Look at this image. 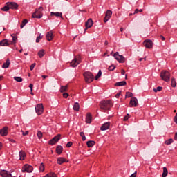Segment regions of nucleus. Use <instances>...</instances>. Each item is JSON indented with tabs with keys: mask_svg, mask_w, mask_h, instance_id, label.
<instances>
[{
	"mask_svg": "<svg viewBox=\"0 0 177 177\" xmlns=\"http://www.w3.org/2000/svg\"><path fill=\"white\" fill-rule=\"evenodd\" d=\"M100 107L102 110H110L113 107V101L111 100L102 101Z\"/></svg>",
	"mask_w": 177,
	"mask_h": 177,
	"instance_id": "1",
	"label": "nucleus"
},
{
	"mask_svg": "<svg viewBox=\"0 0 177 177\" xmlns=\"http://www.w3.org/2000/svg\"><path fill=\"white\" fill-rule=\"evenodd\" d=\"M160 77L165 82H169L171 80V73L168 71H162L160 73Z\"/></svg>",
	"mask_w": 177,
	"mask_h": 177,
	"instance_id": "2",
	"label": "nucleus"
},
{
	"mask_svg": "<svg viewBox=\"0 0 177 177\" xmlns=\"http://www.w3.org/2000/svg\"><path fill=\"white\" fill-rule=\"evenodd\" d=\"M44 11V7L41 6L35 10V12L32 15V19H41L42 18Z\"/></svg>",
	"mask_w": 177,
	"mask_h": 177,
	"instance_id": "3",
	"label": "nucleus"
},
{
	"mask_svg": "<svg viewBox=\"0 0 177 177\" xmlns=\"http://www.w3.org/2000/svg\"><path fill=\"white\" fill-rule=\"evenodd\" d=\"M84 77L87 84H91V82H92V81H93L95 78V77L93 76V74H92V73L91 72H85L84 73Z\"/></svg>",
	"mask_w": 177,
	"mask_h": 177,
	"instance_id": "4",
	"label": "nucleus"
},
{
	"mask_svg": "<svg viewBox=\"0 0 177 177\" xmlns=\"http://www.w3.org/2000/svg\"><path fill=\"white\" fill-rule=\"evenodd\" d=\"M113 57L119 63H125V57L122 55H120L118 52L115 53Z\"/></svg>",
	"mask_w": 177,
	"mask_h": 177,
	"instance_id": "5",
	"label": "nucleus"
},
{
	"mask_svg": "<svg viewBox=\"0 0 177 177\" xmlns=\"http://www.w3.org/2000/svg\"><path fill=\"white\" fill-rule=\"evenodd\" d=\"M34 171V167L32 166L29 165H25L22 167V172H28V174H31Z\"/></svg>",
	"mask_w": 177,
	"mask_h": 177,
	"instance_id": "6",
	"label": "nucleus"
},
{
	"mask_svg": "<svg viewBox=\"0 0 177 177\" xmlns=\"http://www.w3.org/2000/svg\"><path fill=\"white\" fill-rule=\"evenodd\" d=\"M35 111L37 115H41L44 113V105L39 104L35 106Z\"/></svg>",
	"mask_w": 177,
	"mask_h": 177,
	"instance_id": "7",
	"label": "nucleus"
},
{
	"mask_svg": "<svg viewBox=\"0 0 177 177\" xmlns=\"http://www.w3.org/2000/svg\"><path fill=\"white\" fill-rule=\"evenodd\" d=\"M143 44L147 49H151L153 48V41L149 39H145Z\"/></svg>",
	"mask_w": 177,
	"mask_h": 177,
	"instance_id": "8",
	"label": "nucleus"
},
{
	"mask_svg": "<svg viewBox=\"0 0 177 177\" xmlns=\"http://www.w3.org/2000/svg\"><path fill=\"white\" fill-rule=\"evenodd\" d=\"M113 15V12L110 10H106L105 14V17L104 19V21L105 23H107L110 19L111 18V16Z\"/></svg>",
	"mask_w": 177,
	"mask_h": 177,
	"instance_id": "9",
	"label": "nucleus"
},
{
	"mask_svg": "<svg viewBox=\"0 0 177 177\" xmlns=\"http://www.w3.org/2000/svg\"><path fill=\"white\" fill-rule=\"evenodd\" d=\"M60 134H57V136H55L49 141V145H56V143H57V142L60 140Z\"/></svg>",
	"mask_w": 177,
	"mask_h": 177,
	"instance_id": "10",
	"label": "nucleus"
},
{
	"mask_svg": "<svg viewBox=\"0 0 177 177\" xmlns=\"http://www.w3.org/2000/svg\"><path fill=\"white\" fill-rule=\"evenodd\" d=\"M138 104H139L138 99L135 97H132L129 103L130 107H137Z\"/></svg>",
	"mask_w": 177,
	"mask_h": 177,
	"instance_id": "11",
	"label": "nucleus"
},
{
	"mask_svg": "<svg viewBox=\"0 0 177 177\" xmlns=\"http://www.w3.org/2000/svg\"><path fill=\"white\" fill-rule=\"evenodd\" d=\"M80 63H81V61L78 58L75 57L71 62V67H77Z\"/></svg>",
	"mask_w": 177,
	"mask_h": 177,
	"instance_id": "12",
	"label": "nucleus"
},
{
	"mask_svg": "<svg viewBox=\"0 0 177 177\" xmlns=\"http://www.w3.org/2000/svg\"><path fill=\"white\" fill-rule=\"evenodd\" d=\"M0 175L2 177H13L12 174L10 172L6 171V170H1L0 171Z\"/></svg>",
	"mask_w": 177,
	"mask_h": 177,
	"instance_id": "13",
	"label": "nucleus"
},
{
	"mask_svg": "<svg viewBox=\"0 0 177 177\" xmlns=\"http://www.w3.org/2000/svg\"><path fill=\"white\" fill-rule=\"evenodd\" d=\"M110 125H111L110 122H106L101 126L100 130L101 131H107V129H109L110 128Z\"/></svg>",
	"mask_w": 177,
	"mask_h": 177,
	"instance_id": "14",
	"label": "nucleus"
},
{
	"mask_svg": "<svg viewBox=\"0 0 177 177\" xmlns=\"http://www.w3.org/2000/svg\"><path fill=\"white\" fill-rule=\"evenodd\" d=\"M85 26H86V28H85L86 31V30H88V28H91V27L93 26V21L92 20V19L91 18L88 19L86 22Z\"/></svg>",
	"mask_w": 177,
	"mask_h": 177,
	"instance_id": "15",
	"label": "nucleus"
},
{
	"mask_svg": "<svg viewBox=\"0 0 177 177\" xmlns=\"http://www.w3.org/2000/svg\"><path fill=\"white\" fill-rule=\"evenodd\" d=\"M8 6H9L10 9H18L19 5L15 2H8L7 3Z\"/></svg>",
	"mask_w": 177,
	"mask_h": 177,
	"instance_id": "16",
	"label": "nucleus"
},
{
	"mask_svg": "<svg viewBox=\"0 0 177 177\" xmlns=\"http://www.w3.org/2000/svg\"><path fill=\"white\" fill-rule=\"evenodd\" d=\"M8 127H4L3 129H0V135L1 136H6L8 135Z\"/></svg>",
	"mask_w": 177,
	"mask_h": 177,
	"instance_id": "17",
	"label": "nucleus"
},
{
	"mask_svg": "<svg viewBox=\"0 0 177 177\" xmlns=\"http://www.w3.org/2000/svg\"><path fill=\"white\" fill-rule=\"evenodd\" d=\"M10 42L8 41V39H3L0 41V46H9Z\"/></svg>",
	"mask_w": 177,
	"mask_h": 177,
	"instance_id": "18",
	"label": "nucleus"
},
{
	"mask_svg": "<svg viewBox=\"0 0 177 177\" xmlns=\"http://www.w3.org/2000/svg\"><path fill=\"white\" fill-rule=\"evenodd\" d=\"M57 162L59 165H62V164H64V162H68V161L67 160V159H66L64 158L59 157V158H57Z\"/></svg>",
	"mask_w": 177,
	"mask_h": 177,
	"instance_id": "19",
	"label": "nucleus"
},
{
	"mask_svg": "<svg viewBox=\"0 0 177 177\" xmlns=\"http://www.w3.org/2000/svg\"><path fill=\"white\" fill-rule=\"evenodd\" d=\"M86 124H91L92 122V115L91 113H88L86 116Z\"/></svg>",
	"mask_w": 177,
	"mask_h": 177,
	"instance_id": "20",
	"label": "nucleus"
},
{
	"mask_svg": "<svg viewBox=\"0 0 177 177\" xmlns=\"http://www.w3.org/2000/svg\"><path fill=\"white\" fill-rule=\"evenodd\" d=\"M47 41H52L53 39V33L52 31L48 32L46 35Z\"/></svg>",
	"mask_w": 177,
	"mask_h": 177,
	"instance_id": "21",
	"label": "nucleus"
},
{
	"mask_svg": "<svg viewBox=\"0 0 177 177\" xmlns=\"http://www.w3.org/2000/svg\"><path fill=\"white\" fill-rule=\"evenodd\" d=\"M9 66H10V60L7 59L6 62L2 65V68H9Z\"/></svg>",
	"mask_w": 177,
	"mask_h": 177,
	"instance_id": "22",
	"label": "nucleus"
},
{
	"mask_svg": "<svg viewBox=\"0 0 177 177\" xmlns=\"http://www.w3.org/2000/svg\"><path fill=\"white\" fill-rule=\"evenodd\" d=\"M63 151V147L62 145H58L56 147V153H58L59 155L62 154Z\"/></svg>",
	"mask_w": 177,
	"mask_h": 177,
	"instance_id": "23",
	"label": "nucleus"
},
{
	"mask_svg": "<svg viewBox=\"0 0 177 177\" xmlns=\"http://www.w3.org/2000/svg\"><path fill=\"white\" fill-rule=\"evenodd\" d=\"M51 16H55L56 17H61L63 19V14L62 12H50Z\"/></svg>",
	"mask_w": 177,
	"mask_h": 177,
	"instance_id": "24",
	"label": "nucleus"
},
{
	"mask_svg": "<svg viewBox=\"0 0 177 177\" xmlns=\"http://www.w3.org/2000/svg\"><path fill=\"white\" fill-rule=\"evenodd\" d=\"M26 156V152H24V151H19V160H21V161H23L24 160V158Z\"/></svg>",
	"mask_w": 177,
	"mask_h": 177,
	"instance_id": "25",
	"label": "nucleus"
},
{
	"mask_svg": "<svg viewBox=\"0 0 177 177\" xmlns=\"http://www.w3.org/2000/svg\"><path fill=\"white\" fill-rule=\"evenodd\" d=\"M125 85H127V82H125V81L116 82L115 84V86H125Z\"/></svg>",
	"mask_w": 177,
	"mask_h": 177,
	"instance_id": "26",
	"label": "nucleus"
},
{
	"mask_svg": "<svg viewBox=\"0 0 177 177\" xmlns=\"http://www.w3.org/2000/svg\"><path fill=\"white\" fill-rule=\"evenodd\" d=\"M11 37L12 38V41H10V45L16 44L17 41V36H16V35H11Z\"/></svg>",
	"mask_w": 177,
	"mask_h": 177,
	"instance_id": "27",
	"label": "nucleus"
},
{
	"mask_svg": "<svg viewBox=\"0 0 177 177\" xmlns=\"http://www.w3.org/2000/svg\"><path fill=\"white\" fill-rule=\"evenodd\" d=\"M73 110H75V111H80V104L78 102L74 104Z\"/></svg>",
	"mask_w": 177,
	"mask_h": 177,
	"instance_id": "28",
	"label": "nucleus"
},
{
	"mask_svg": "<svg viewBox=\"0 0 177 177\" xmlns=\"http://www.w3.org/2000/svg\"><path fill=\"white\" fill-rule=\"evenodd\" d=\"M87 147H93L95 146V141L90 140L86 142Z\"/></svg>",
	"mask_w": 177,
	"mask_h": 177,
	"instance_id": "29",
	"label": "nucleus"
},
{
	"mask_svg": "<svg viewBox=\"0 0 177 177\" xmlns=\"http://www.w3.org/2000/svg\"><path fill=\"white\" fill-rule=\"evenodd\" d=\"M167 175H168V169L167 167H163V173L162 174V177H167Z\"/></svg>",
	"mask_w": 177,
	"mask_h": 177,
	"instance_id": "30",
	"label": "nucleus"
},
{
	"mask_svg": "<svg viewBox=\"0 0 177 177\" xmlns=\"http://www.w3.org/2000/svg\"><path fill=\"white\" fill-rule=\"evenodd\" d=\"M67 89H68V86H62L60 88V92H67Z\"/></svg>",
	"mask_w": 177,
	"mask_h": 177,
	"instance_id": "31",
	"label": "nucleus"
},
{
	"mask_svg": "<svg viewBox=\"0 0 177 177\" xmlns=\"http://www.w3.org/2000/svg\"><path fill=\"white\" fill-rule=\"evenodd\" d=\"M38 56L41 59V57H44L45 56V50H41L40 51L38 52Z\"/></svg>",
	"mask_w": 177,
	"mask_h": 177,
	"instance_id": "32",
	"label": "nucleus"
},
{
	"mask_svg": "<svg viewBox=\"0 0 177 177\" xmlns=\"http://www.w3.org/2000/svg\"><path fill=\"white\" fill-rule=\"evenodd\" d=\"M171 86L173 88H176V80H175V79L174 77L171 78Z\"/></svg>",
	"mask_w": 177,
	"mask_h": 177,
	"instance_id": "33",
	"label": "nucleus"
},
{
	"mask_svg": "<svg viewBox=\"0 0 177 177\" xmlns=\"http://www.w3.org/2000/svg\"><path fill=\"white\" fill-rule=\"evenodd\" d=\"M44 177H57V176L55 173H48Z\"/></svg>",
	"mask_w": 177,
	"mask_h": 177,
	"instance_id": "34",
	"label": "nucleus"
},
{
	"mask_svg": "<svg viewBox=\"0 0 177 177\" xmlns=\"http://www.w3.org/2000/svg\"><path fill=\"white\" fill-rule=\"evenodd\" d=\"M27 23H28V21L27 19H24L22 23L20 25L21 28H23L24 27V26H26V24H27Z\"/></svg>",
	"mask_w": 177,
	"mask_h": 177,
	"instance_id": "35",
	"label": "nucleus"
},
{
	"mask_svg": "<svg viewBox=\"0 0 177 177\" xmlns=\"http://www.w3.org/2000/svg\"><path fill=\"white\" fill-rule=\"evenodd\" d=\"M100 77H102V71H101V70H100V71H98V73H97V75L95 77V80H99V78H100Z\"/></svg>",
	"mask_w": 177,
	"mask_h": 177,
	"instance_id": "36",
	"label": "nucleus"
},
{
	"mask_svg": "<svg viewBox=\"0 0 177 177\" xmlns=\"http://www.w3.org/2000/svg\"><path fill=\"white\" fill-rule=\"evenodd\" d=\"M39 171L41 172H44L45 171V165H44V163H41L39 166Z\"/></svg>",
	"mask_w": 177,
	"mask_h": 177,
	"instance_id": "37",
	"label": "nucleus"
},
{
	"mask_svg": "<svg viewBox=\"0 0 177 177\" xmlns=\"http://www.w3.org/2000/svg\"><path fill=\"white\" fill-rule=\"evenodd\" d=\"M165 143V145H171V143H174V140L172 138H169V140H166Z\"/></svg>",
	"mask_w": 177,
	"mask_h": 177,
	"instance_id": "38",
	"label": "nucleus"
},
{
	"mask_svg": "<svg viewBox=\"0 0 177 177\" xmlns=\"http://www.w3.org/2000/svg\"><path fill=\"white\" fill-rule=\"evenodd\" d=\"M14 80L17 81V82H23V78L20 77H14Z\"/></svg>",
	"mask_w": 177,
	"mask_h": 177,
	"instance_id": "39",
	"label": "nucleus"
},
{
	"mask_svg": "<svg viewBox=\"0 0 177 177\" xmlns=\"http://www.w3.org/2000/svg\"><path fill=\"white\" fill-rule=\"evenodd\" d=\"M162 91V88L161 86H158L156 88H153V92H161Z\"/></svg>",
	"mask_w": 177,
	"mask_h": 177,
	"instance_id": "40",
	"label": "nucleus"
},
{
	"mask_svg": "<svg viewBox=\"0 0 177 177\" xmlns=\"http://www.w3.org/2000/svg\"><path fill=\"white\" fill-rule=\"evenodd\" d=\"M9 9H10V7L7 4V6H5L4 7H3L1 8V10H3V12H8V10H9Z\"/></svg>",
	"mask_w": 177,
	"mask_h": 177,
	"instance_id": "41",
	"label": "nucleus"
},
{
	"mask_svg": "<svg viewBox=\"0 0 177 177\" xmlns=\"http://www.w3.org/2000/svg\"><path fill=\"white\" fill-rule=\"evenodd\" d=\"M83 142H84V140H86V137H85V133H84V132H80V133Z\"/></svg>",
	"mask_w": 177,
	"mask_h": 177,
	"instance_id": "42",
	"label": "nucleus"
},
{
	"mask_svg": "<svg viewBox=\"0 0 177 177\" xmlns=\"http://www.w3.org/2000/svg\"><path fill=\"white\" fill-rule=\"evenodd\" d=\"M109 71H114V70H115V66L114 65H111L109 67Z\"/></svg>",
	"mask_w": 177,
	"mask_h": 177,
	"instance_id": "43",
	"label": "nucleus"
},
{
	"mask_svg": "<svg viewBox=\"0 0 177 177\" xmlns=\"http://www.w3.org/2000/svg\"><path fill=\"white\" fill-rule=\"evenodd\" d=\"M132 96H133V94L131 92L126 93V97H132Z\"/></svg>",
	"mask_w": 177,
	"mask_h": 177,
	"instance_id": "44",
	"label": "nucleus"
},
{
	"mask_svg": "<svg viewBox=\"0 0 177 177\" xmlns=\"http://www.w3.org/2000/svg\"><path fill=\"white\" fill-rule=\"evenodd\" d=\"M37 135L38 139H42L43 134L41 131H38Z\"/></svg>",
	"mask_w": 177,
	"mask_h": 177,
	"instance_id": "45",
	"label": "nucleus"
},
{
	"mask_svg": "<svg viewBox=\"0 0 177 177\" xmlns=\"http://www.w3.org/2000/svg\"><path fill=\"white\" fill-rule=\"evenodd\" d=\"M42 37H43V36H41V34H40L39 36H38V37L36 38V42H37V43L39 42V41H41V39H42Z\"/></svg>",
	"mask_w": 177,
	"mask_h": 177,
	"instance_id": "46",
	"label": "nucleus"
},
{
	"mask_svg": "<svg viewBox=\"0 0 177 177\" xmlns=\"http://www.w3.org/2000/svg\"><path fill=\"white\" fill-rule=\"evenodd\" d=\"M36 65H37V64H35V63H33L32 65H30V70L31 71H32V70H34V68L35 67Z\"/></svg>",
	"mask_w": 177,
	"mask_h": 177,
	"instance_id": "47",
	"label": "nucleus"
},
{
	"mask_svg": "<svg viewBox=\"0 0 177 177\" xmlns=\"http://www.w3.org/2000/svg\"><path fill=\"white\" fill-rule=\"evenodd\" d=\"M129 114L127 113V115L124 117V121H128V120H129Z\"/></svg>",
	"mask_w": 177,
	"mask_h": 177,
	"instance_id": "48",
	"label": "nucleus"
},
{
	"mask_svg": "<svg viewBox=\"0 0 177 177\" xmlns=\"http://www.w3.org/2000/svg\"><path fill=\"white\" fill-rule=\"evenodd\" d=\"M66 147H71L73 146V142L70 141L66 144Z\"/></svg>",
	"mask_w": 177,
	"mask_h": 177,
	"instance_id": "49",
	"label": "nucleus"
},
{
	"mask_svg": "<svg viewBox=\"0 0 177 177\" xmlns=\"http://www.w3.org/2000/svg\"><path fill=\"white\" fill-rule=\"evenodd\" d=\"M21 132H22V135L24 136H26L28 135V131H26L24 132L23 130H21Z\"/></svg>",
	"mask_w": 177,
	"mask_h": 177,
	"instance_id": "50",
	"label": "nucleus"
},
{
	"mask_svg": "<svg viewBox=\"0 0 177 177\" xmlns=\"http://www.w3.org/2000/svg\"><path fill=\"white\" fill-rule=\"evenodd\" d=\"M63 97H64L65 99H67L68 97V93H63Z\"/></svg>",
	"mask_w": 177,
	"mask_h": 177,
	"instance_id": "51",
	"label": "nucleus"
},
{
	"mask_svg": "<svg viewBox=\"0 0 177 177\" xmlns=\"http://www.w3.org/2000/svg\"><path fill=\"white\" fill-rule=\"evenodd\" d=\"M34 85L32 84H29V88H30L31 92H32V88Z\"/></svg>",
	"mask_w": 177,
	"mask_h": 177,
	"instance_id": "52",
	"label": "nucleus"
},
{
	"mask_svg": "<svg viewBox=\"0 0 177 177\" xmlns=\"http://www.w3.org/2000/svg\"><path fill=\"white\" fill-rule=\"evenodd\" d=\"M120 95H121V93H118L115 95V97L117 99H118V97H120Z\"/></svg>",
	"mask_w": 177,
	"mask_h": 177,
	"instance_id": "53",
	"label": "nucleus"
},
{
	"mask_svg": "<svg viewBox=\"0 0 177 177\" xmlns=\"http://www.w3.org/2000/svg\"><path fill=\"white\" fill-rule=\"evenodd\" d=\"M174 122H176V124H177V113L176 114V116L174 117Z\"/></svg>",
	"mask_w": 177,
	"mask_h": 177,
	"instance_id": "54",
	"label": "nucleus"
},
{
	"mask_svg": "<svg viewBox=\"0 0 177 177\" xmlns=\"http://www.w3.org/2000/svg\"><path fill=\"white\" fill-rule=\"evenodd\" d=\"M130 177H136V171L132 174Z\"/></svg>",
	"mask_w": 177,
	"mask_h": 177,
	"instance_id": "55",
	"label": "nucleus"
},
{
	"mask_svg": "<svg viewBox=\"0 0 177 177\" xmlns=\"http://www.w3.org/2000/svg\"><path fill=\"white\" fill-rule=\"evenodd\" d=\"M121 74L122 75H125V71L124 69H122Z\"/></svg>",
	"mask_w": 177,
	"mask_h": 177,
	"instance_id": "56",
	"label": "nucleus"
},
{
	"mask_svg": "<svg viewBox=\"0 0 177 177\" xmlns=\"http://www.w3.org/2000/svg\"><path fill=\"white\" fill-rule=\"evenodd\" d=\"M174 140H177V132L175 133Z\"/></svg>",
	"mask_w": 177,
	"mask_h": 177,
	"instance_id": "57",
	"label": "nucleus"
},
{
	"mask_svg": "<svg viewBox=\"0 0 177 177\" xmlns=\"http://www.w3.org/2000/svg\"><path fill=\"white\" fill-rule=\"evenodd\" d=\"M136 13H139V9H136L134 11V15H136Z\"/></svg>",
	"mask_w": 177,
	"mask_h": 177,
	"instance_id": "58",
	"label": "nucleus"
},
{
	"mask_svg": "<svg viewBox=\"0 0 177 177\" xmlns=\"http://www.w3.org/2000/svg\"><path fill=\"white\" fill-rule=\"evenodd\" d=\"M42 78H44V80H45V78H48V75H41Z\"/></svg>",
	"mask_w": 177,
	"mask_h": 177,
	"instance_id": "59",
	"label": "nucleus"
},
{
	"mask_svg": "<svg viewBox=\"0 0 177 177\" xmlns=\"http://www.w3.org/2000/svg\"><path fill=\"white\" fill-rule=\"evenodd\" d=\"M160 37L162 41H165V37H164V36L161 35Z\"/></svg>",
	"mask_w": 177,
	"mask_h": 177,
	"instance_id": "60",
	"label": "nucleus"
},
{
	"mask_svg": "<svg viewBox=\"0 0 177 177\" xmlns=\"http://www.w3.org/2000/svg\"><path fill=\"white\" fill-rule=\"evenodd\" d=\"M104 45H109V41H107V40L105 41Z\"/></svg>",
	"mask_w": 177,
	"mask_h": 177,
	"instance_id": "61",
	"label": "nucleus"
},
{
	"mask_svg": "<svg viewBox=\"0 0 177 177\" xmlns=\"http://www.w3.org/2000/svg\"><path fill=\"white\" fill-rule=\"evenodd\" d=\"M3 79V76H0V81H2V80Z\"/></svg>",
	"mask_w": 177,
	"mask_h": 177,
	"instance_id": "62",
	"label": "nucleus"
},
{
	"mask_svg": "<svg viewBox=\"0 0 177 177\" xmlns=\"http://www.w3.org/2000/svg\"><path fill=\"white\" fill-rule=\"evenodd\" d=\"M1 149H2V143L1 142H0V150H1Z\"/></svg>",
	"mask_w": 177,
	"mask_h": 177,
	"instance_id": "63",
	"label": "nucleus"
},
{
	"mask_svg": "<svg viewBox=\"0 0 177 177\" xmlns=\"http://www.w3.org/2000/svg\"><path fill=\"white\" fill-rule=\"evenodd\" d=\"M120 31L121 32L124 31V28H120Z\"/></svg>",
	"mask_w": 177,
	"mask_h": 177,
	"instance_id": "64",
	"label": "nucleus"
}]
</instances>
